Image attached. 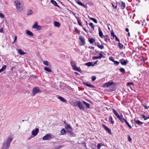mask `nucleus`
<instances>
[{
  "mask_svg": "<svg viewBox=\"0 0 149 149\" xmlns=\"http://www.w3.org/2000/svg\"><path fill=\"white\" fill-rule=\"evenodd\" d=\"M13 139V138L11 136L7 138L6 141L3 142L1 149H8L10 146V144Z\"/></svg>",
  "mask_w": 149,
  "mask_h": 149,
  "instance_id": "f257e3e1",
  "label": "nucleus"
},
{
  "mask_svg": "<svg viewBox=\"0 0 149 149\" xmlns=\"http://www.w3.org/2000/svg\"><path fill=\"white\" fill-rule=\"evenodd\" d=\"M15 3L17 10L19 12L21 11L23 9L22 5L18 1H15Z\"/></svg>",
  "mask_w": 149,
  "mask_h": 149,
  "instance_id": "f03ea898",
  "label": "nucleus"
},
{
  "mask_svg": "<svg viewBox=\"0 0 149 149\" xmlns=\"http://www.w3.org/2000/svg\"><path fill=\"white\" fill-rule=\"evenodd\" d=\"M71 65L73 69L76 71H78L79 72H81V70L79 68L77 67L76 65L74 62L73 61H71Z\"/></svg>",
  "mask_w": 149,
  "mask_h": 149,
  "instance_id": "7ed1b4c3",
  "label": "nucleus"
},
{
  "mask_svg": "<svg viewBox=\"0 0 149 149\" xmlns=\"http://www.w3.org/2000/svg\"><path fill=\"white\" fill-rule=\"evenodd\" d=\"M40 91V90L38 87H35L33 88V96H34L36 93Z\"/></svg>",
  "mask_w": 149,
  "mask_h": 149,
  "instance_id": "20e7f679",
  "label": "nucleus"
},
{
  "mask_svg": "<svg viewBox=\"0 0 149 149\" xmlns=\"http://www.w3.org/2000/svg\"><path fill=\"white\" fill-rule=\"evenodd\" d=\"M77 106L79 107L80 110H84V107L82 103L80 101L77 102Z\"/></svg>",
  "mask_w": 149,
  "mask_h": 149,
  "instance_id": "39448f33",
  "label": "nucleus"
},
{
  "mask_svg": "<svg viewBox=\"0 0 149 149\" xmlns=\"http://www.w3.org/2000/svg\"><path fill=\"white\" fill-rule=\"evenodd\" d=\"M52 139V135L50 134H47L43 137V140H49Z\"/></svg>",
  "mask_w": 149,
  "mask_h": 149,
  "instance_id": "423d86ee",
  "label": "nucleus"
},
{
  "mask_svg": "<svg viewBox=\"0 0 149 149\" xmlns=\"http://www.w3.org/2000/svg\"><path fill=\"white\" fill-rule=\"evenodd\" d=\"M33 28L37 29L38 30H39L41 29V26L38 25L37 22H36L35 24L33 26Z\"/></svg>",
  "mask_w": 149,
  "mask_h": 149,
  "instance_id": "0eeeda50",
  "label": "nucleus"
},
{
  "mask_svg": "<svg viewBox=\"0 0 149 149\" xmlns=\"http://www.w3.org/2000/svg\"><path fill=\"white\" fill-rule=\"evenodd\" d=\"M39 132V129L38 128H36L34 130H32V135H33V136H36L38 134Z\"/></svg>",
  "mask_w": 149,
  "mask_h": 149,
  "instance_id": "6e6552de",
  "label": "nucleus"
},
{
  "mask_svg": "<svg viewBox=\"0 0 149 149\" xmlns=\"http://www.w3.org/2000/svg\"><path fill=\"white\" fill-rule=\"evenodd\" d=\"M113 84V82H108L105 83L103 85V86L104 88L108 87L109 86L112 85Z\"/></svg>",
  "mask_w": 149,
  "mask_h": 149,
  "instance_id": "1a4fd4ad",
  "label": "nucleus"
},
{
  "mask_svg": "<svg viewBox=\"0 0 149 149\" xmlns=\"http://www.w3.org/2000/svg\"><path fill=\"white\" fill-rule=\"evenodd\" d=\"M76 2L78 4L80 5H81L83 7L85 8H87V6L86 5H85L84 4H83L82 2L80 1L79 0H76Z\"/></svg>",
  "mask_w": 149,
  "mask_h": 149,
  "instance_id": "9d476101",
  "label": "nucleus"
},
{
  "mask_svg": "<svg viewBox=\"0 0 149 149\" xmlns=\"http://www.w3.org/2000/svg\"><path fill=\"white\" fill-rule=\"evenodd\" d=\"M119 4L120 5L121 8L123 9H124L125 7V3L123 2L122 1H120L119 2Z\"/></svg>",
  "mask_w": 149,
  "mask_h": 149,
  "instance_id": "9b49d317",
  "label": "nucleus"
},
{
  "mask_svg": "<svg viewBox=\"0 0 149 149\" xmlns=\"http://www.w3.org/2000/svg\"><path fill=\"white\" fill-rule=\"evenodd\" d=\"M117 118L123 123L125 119L123 118V115L120 116L119 115L117 117Z\"/></svg>",
  "mask_w": 149,
  "mask_h": 149,
  "instance_id": "f8f14e48",
  "label": "nucleus"
},
{
  "mask_svg": "<svg viewBox=\"0 0 149 149\" xmlns=\"http://www.w3.org/2000/svg\"><path fill=\"white\" fill-rule=\"evenodd\" d=\"M98 30L99 31V36L101 38L104 37V36L102 32L100 29V28L99 27L98 28Z\"/></svg>",
  "mask_w": 149,
  "mask_h": 149,
  "instance_id": "ddd939ff",
  "label": "nucleus"
},
{
  "mask_svg": "<svg viewBox=\"0 0 149 149\" xmlns=\"http://www.w3.org/2000/svg\"><path fill=\"white\" fill-rule=\"evenodd\" d=\"M103 127L105 129V130H106L107 132H109L110 133H111V130L109 128H108L107 126L103 124L102 125Z\"/></svg>",
  "mask_w": 149,
  "mask_h": 149,
  "instance_id": "4468645a",
  "label": "nucleus"
},
{
  "mask_svg": "<svg viewBox=\"0 0 149 149\" xmlns=\"http://www.w3.org/2000/svg\"><path fill=\"white\" fill-rule=\"evenodd\" d=\"M51 2L55 6L60 8L59 6L57 5V3L54 0H51Z\"/></svg>",
  "mask_w": 149,
  "mask_h": 149,
  "instance_id": "2eb2a0df",
  "label": "nucleus"
},
{
  "mask_svg": "<svg viewBox=\"0 0 149 149\" xmlns=\"http://www.w3.org/2000/svg\"><path fill=\"white\" fill-rule=\"evenodd\" d=\"M17 52L20 55H22L25 54L26 52H24V51L20 49H17Z\"/></svg>",
  "mask_w": 149,
  "mask_h": 149,
  "instance_id": "dca6fc26",
  "label": "nucleus"
},
{
  "mask_svg": "<svg viewBox=\"0 0 149 149\" xmlns=\"http://www.w3.org/2000/svg\"><path fill=\"white\" fill-rule=\"evenodd\" d=\"M84 84L86 86L88 87H91V88H94L95 87L94 86H93L92 85L88 83H84Z\"/></svg>",
  "mask_w": 149,
  "mask_h": 149,
  "instance_id": "f3484780",
  "label": "nucleus"
},
{
  "mask_svg": "<svg viewBox=\"0 0 149 149\" xmlns=\"http://www.w3.org/2000/svg\"><path fill=\"white\" fill-rule=\"evenodd\" d=\"M75 17L76 18V19L77 20L78 23L79 25H80V26H81V20L79 19V18L78 17H77L76 16H75Z\"/></svg>",
  "mask_w": 149,
  "mask_h": 149,
  "instance_id": "a211bd4d",
  "label": "nucleus"
},
{
  "mask_svg": "<svg viewBox=\"0 0 149 149\" xmlns=\"http://www.w3.org/2000/svg\"><path fill=\"white\" fill-rule=\"evenodd\" d=\"M85 65L89 67H90L91 66H94V64H93L92 62H88L86 63Z\"/></svg>",
  "mask_w": 149,
  "mask_h": 149,
  "instance_id": "6ab92c4d",
  "label": "nucleus"
},
{
  "mask_svg": "<svg viewBox=\"0 0 149 149\" xmlns=\"http://www.w3.org/2000/svg\"><path fill=\"white\" fill-rule=\"evenodd\" d=\"M134 121L137 124H138L139 125H141L143 124V123L141 122L139 120H134Z\"/></svg>",
  "mask_w": 149,
  "mask_h": 149,
  "instance_id": "aec40b11",
  "label": "nucleus"
},
{
  "mask_svg": "<svg viewBox=\"0 0 149 149\" xmlns=\"http://www.w3.org/2000/svg\"><path fill=\"white\" fill-rule=\"evenodd\" d=\"M120 62L121 64L123 65H125L128 62V61H122V59L120 60Z\"/></svg>",
  "mask_w": 149,
  "mask_h": 149,
  "instance_id": "412c9836",
  "label": "nucleus"
},
{
  "mask_svg": "<svg viewBox=\"0 0 149 149\" xmlns=\"http://www.w3.org/2000/svg\"><path fill=\"white\" fill-rule=\"evenodd\" d=\"M58 99L60 100L61 101L63 102H64L65 103H66L67 101L65 100L61 96L58 97Z\"/></svg>",
  "mask_w": 149,
  "mask_h": 149,
  "instance_id": "4be33fe9",
  "label": "nucleus"
},
{
  "mask_svg": "<svg viewBox=\"0 0 149 149\" xmlns=\"http://www.w3.org/2000/svg\"><path fill=\"white\" fill-rule=\"evenodd\" d=\"M33 13V11L31 10H27V15H32Z\"/></svg>",
  "mask_w": 149,
  "mask_h": 149,
  "instance_id": "5701e85b",
  "label": "nucleus"
},
{
  "mask_svg": "<svg viewBox=\"0 0 149 149\" xmlns=\"http://www.w3.org/2000/svg\"><path fill=\"white\" fill-rule=\"evenodd\" d=\"M43 63L45 65L51 66L50 63H49L48 61H43Z\"/></svg>",
  "mask_w": 149,
  "mask_h": 149,
  "instance_id": "b1692460",
  "label": "nucleus"
},
{
  "mask_svg": "<svg viewBox=\"0 0 149 149\" xmlns=\"http://www.w3.org/2000/svg\"><path fill=\"white\" fill-rule=\"evenodd\" d=\"M109 120L110 122L113 125L114 123V121L113 120V118L111 116H110L109 118Z\"/></svg>",
  "mask_w": 149,
  "mask_h": 149,
  "instance_id": "393cba45",
  "label": "nucleus"
},
{
  "mask_svg": "<svg viewBox=\"0 0 149 149\" xmlns=\"http://www.w3.org/2000/svg\"><path fill=\"white\" fill-rule=\"evenodd\" d=\"M44 69L45 70L49 72H51L52 71V70L50 68L46 67H44Z\"/></svg>",
  "mask_w": 149,
  "mask_h": 149,
  "instance_id": "a878e982",
  "label": "nucleus"
},
{
  "mask_svg": "<svg viewBox=\"0 0 149 149\" xmlns=\"http://www.w3.org/2000/svg\"><path fill=\"white\" fill-rule=\"evenodd\" d=\"M54 24L55 26L57 27H60L61 25L58 22L56 21H55L54 22Z\"/></svg>",
  "mask_w": 149,
  "mask_h": 149,
  "instance_id": "bb28decb",
  "label": "nucleus"
},
{
  "mask_svg": "<svg viewBox=\"0 0 149 149\" xmlns=\"http://www.w3.org/2000/svg\"><path fill=\"white\" fill-rule=\"evenodd\" d=\"M26 33L29 36H33V33L27 30L26 31Z\"/></svg>",
  "mask_w": 149,
  "mask_h": 149,
  "instance_id": "cd10ccee",
  "label": "nucleus"
},
{
  "mask_svg": "<svg viewBox=\"0 0 149 149\" xmlns=\"http://www.w3.org/2000/svg\"><path fill=\"white\" fill-rule=\"evenodd\" d=\"M79 39L81 42L83 44H85V39L83 37H79Z\"/></svg>",
  "mask_w": 149,
  "mask_h": 149,
  "instance_id": "c85d7f7f",
  "label": "nucleus"
},
{
  "mask_svg": "<svg viewBox=\"0 0 149 149\" xmlns=\"http://www.w3.org/2000/svg\"><path fill=\"white\" fill-rule=\"evenodd\" d=\"M6 68V65H4L3 67L0 69V73L5 70Z\"/></svg>",
  "mask_w": 149,
  "mask_h": 149,
  "instance_id": "c756f323",
  "label": "nucleus"
},
{
  "mask_svg": "<svg viewBox=\"0 0 149 149\" xmlns=\"http://www.w3.org/2000/svg\"><path fill=\"white\" fill-rule=\"evenodd\" d=\"M83 103L86 106L87 108H90V104H89V103H87L86 102H85L84 101H83Z\"/></svg>",
  "mask_w": 149,
  "mask_h": 149,
  "instance_id": "7c9ffc66",
  "label": "nucleus"
},
{
  "mask_svg": "<svg viewBox=\"0 0 149 149\" xmlns=\"http://www.w3.org/2000/svg\"><path fill=\"white\" fill-rule=\"evenodd\" d=\"M89 42L90 44H93L95 41V40L93 38H91L89 40Z\"/></svg>",
  "mask_w": 149,
  "mask_h": 149,
  "instance_id": "2f4dec72",
  "label": "nucleus"
},
{
  "mask_svg": "<svg viewBox=\"0 0 149 149\" xmlns=\"http://www.w3.org/2000/svg\"><path fill=\"white\" fill-rule=\"evenodd\" d=\"M104 40L107 42L110 41V39L108 38L107 36H104Z\"/></svg>",
  "mask_w": 149,
  "mask_h": 149,
  "instance_id": "473e14b6",
  "label": "nucleus"
},
{
  "mask_svg": "<svg viewBox=\"0 0 149 149\" xmlns=\"http://www.w3.org/2000/svg\"><path fill=\"white\" fill-rule=\"evenodd\" d=\"M88 17L91 20H92L95 23H97V20L91 17H89V16Z\"/></svg>",
  "mask_w": 149,
  "mask_h": 149,
  "instance_id": "72a5a7b5",
  "label": "nucleus"
},
{
  "mask_svg": "<svg viewBox=\"0 0 149 149\" xmlns=\"http://www.w3.org/2000/svg\"><path fill=\"white\" fill-rule=\"evenodd\" d=\"M124 122H125V123H126V125H127V126L130 128H132L131 126L129 124V123L127 122V120L125 119V120L124 121Z\"/></svg>",
  "mask_w": 149,
  "mask_h": 149,
  "instance_id": "f704fd0d",
  "label": "nucleus"
},
{
  "mask_svg": "<svg viewBox=\"0 0 149 149\" xmlns=\"http://www.w3.org/2000/svg\"><path fill=\"white\" fill-rule=\"evenodd\" d=\"M103 144L102 143H98L97 146V149H100V148L102 146H103Z\"/></svg>",
  "mask_w": 149,
  "mask_h": 149,
  "instance_id": "c9c22d12",
  "label": "nucleus"
},
{
  "mask_svg": "<svg viewBox=\"0 0 149 149\" xmlns=\"http://www.w3.org/2000/svg\"><path fill=\"white\" fill-rule=\"evenodd\" d=\"M61 134L62 135H64L65 134L66 132L65 130L63 129H62L61 131Z\"/></svg>",
  "mask_w": 149,
  "mask_h": 149,
  "instance_id": "e433bc0d",
  "label": "nucleus"
},
{
  "mask_svg": "<svg viewBox=\"0 0 149 149\" xmlns=\"http://www.w3.org/2000/svg\"><path fill=\"white\" fill-rule=\"evenodd\" d=\"M113 112L114 113L115 115L117 116V117L118 116L119 114L114 109H113Z\"/></svg>",
  "mask_w": 149,
  "mask_h": 149,
  "instance_id": "4c0bfd02",
  "label": "nucleus"
},
{
  "mask_svg": "<svg viewBox=\"0 0 149 149\" xmlns=\"http://www.w3.org/2000/svg\"><path fill=\"white\" fill-rule=\"evenodd\" d=\"M65 129H69L70 130H72V129L70 125L68 124L67 126L65 127Z\"/></svg>",
  "mask_w": 149,
  "mask_h": 149,
  "instance_id": "58836bf2",
  "label": "nucleus"
},
{
  "mask_svg": "<svg viewBox=\"0 0 149 149\" xmlns=\"http://www.w3.org/2000/svg\"><path fill=\"white\" fill-rule=\"evenodd\" d=\"M142 116L144 120H146L149 118V116L148 117H146V116L144 115H142Z\"/></svg>",
  "mask_w": 149,
  "mask_h": 149,
  "instance_id": "ea45409f",
  "label": "nucleus"
},
{
  "mask_svg": "<svg viewBox=\"0 0 149 149\" xmlns=\"http://www.w3.org/2000/svg\"><path fill=\"white\" fill-rule=\"evenodd\" d=\"M111 34L112 36L113 37V38H112V39H114V37L116 36V35H115L113 31H111Z\"/></svg>",
  "mask_w": 149,
  "mask_h": 149,
  "instance_id": "a19ab883",
  "label": "nucleus"
},
{
  "mask_svg": "<svg viewBox=\"0 0 149 149\" xmlns=\"http://www.w3.org/2000/svg\"><path fill=\"white\" fill-rule=\"evenodd\" d=\"M97 47L101 49H103L104 48V46L102 45H97Z\"/></svg>",
  "mask_w": 149,
  "mask_h": 149,
  "instance_id": "79ce46f5",
  "label": "nucleus"
},
{
  "mask_svg": "<svg viewBox=\"0 0 149 149\" xmlns=\"http://www.w3.org/2000/svg\"><path fill=\"white\" fill-rule=\"evenodd\" d=\"M119 70L122 72L123 73H124L125 72V69L123 68H121L119 69Z\"/></svg>",
  "mask_w": 149,
  "mask_h": 149,
  "instance_id": "37998d69",
  "label": "nucleus"
},
{
  "mask_svg": "<svg viewBox=\"0 0 149 149\" xmlns=\"http://www.w3.org/2000/svg\"><path fill=\"white\" fill-rule=\"evenodd\" d=\"M63 146L61 145H59L58 146H56L55 148V149H59L62 147Z\"/></svg>",
  "mask_w": 149,
  "mask_h": 149,
  "instance_id": "c03bdc74",
  "label": "nucleus"
},
{
  "mask_svg": "<svg viewBox=\"0 0 149 149\" xmlns=\"http://www.w3.org/2000/svg\"><path fill=\"white\" fill-rule=\"evenodd\" d=\"M89 25L91 27V28L93 29H94V26L93 25V24L92 23H90L89 24Z\"/></svg>",
  "mask_w": 149,
  "mask_h": 149,
  "instance_id": "a18cd8bd",
  "label": "nucleus"
},
{
  "mask_svg": "<svg viewBox=\"0 0 149 149\" xmlns=\"http://www.w3.org/2000/svg\"><path fill=\"white\" fill-rule=\"evenodd\" d=\"M118 46L119 47V48L120 49H121L123 47V45L121 43H119L118 44Z\"/></svg>",
  "mask_w": 149,
  "mask_h": 149,
  "instance_id": "49530a36",
  "label": "nucleus"
},
{
  "mask_svg": "<svg viewBox=\"0 0 149 149\" xmlns=\"http://www.w3.org/2000/svg\"><path fill=\"white\" fill-rule=\"evenodd\" d=\"M92 58L93 60H95L97 59H100L99 56H93Z\"/></svg>",
  "mask_w": 149,
  "mask_h": 149,
  "instance_id": "de8ad7c7",
  "label": "nucleus"
},
{
  "mask_svg": "<svg viewBox=\"0 0 149 149\" xmlns=\"http://www.w3.org/2000/svg\"><path fill=\"white\" fill-rule=\"evenodd\" d=\"M96 79V77L95 76H93L92 77V81H94Z\"/></svg>",
  "mask_w": 149,
  "mask_h": 149,
  "instance_id": "09e8293b",
  "label": "nucleus"
},
{
  "mask_svg": "<svg viewBox=\"0 0 149 149\" xmlns=\"http://www.w3.org/2000/svg\"><path fill=\"white\" fill-rule=\"evenodd\" d=\"M109 59L110 60L113 61V62H114V60L113 59V57H110L109 58Z\"/></svg>",
  "mask_w": 149,
  "mask_h": 149,
  "instance_id": "8fccbe9b",
  "label": "nucleus"
},
{
  "mask_svg": "<svg viewBox=\"0 0 149 149\" xmlns=\"http://www.w3.org/2000/svg\"><path fill=\"white\" fill-rule=\"evenodd\" d=\"M66 130L67 131V132H69V133L71 132V134L72 133V130H70L69 129H66Z\"/></svg>",
  "mask_w": 149,
  "mask_h": 149,
  "instance_id": "3c124183",
  "label": "nucleus"
},
{
  "mask_svg": "<svg viewBox=\"0 0 149 149\" xmlns=\"http://www.w3.org/2000/svg\"><path fill=\"white\" fill-rule=\"evenodd\" d=\"M99 54L100 55V56H99L100 59L102 57H103V58L104 57V56H103V55L102 54L100 53H99Z\"/></svg>",
  "mask_w": 149,
  "mask_h": 149,
  "instance_id": "603ef678",
  "label": "nucleus"
},
{
  "mask_svg": "<svg viewBox=\"0 0 149 149\" xmlns=\"http://www.w3.org/2000/svg\"><path fill=\"white\" fill-rule=\"evenodd\" d=\"M17 39V36H15L14 37V40L13 42V43H14L15 41Z\"/></svg>",
  "mask_w": 149,
  "mask_h": 149,
  "instance_id": "864d4df0",
  "label": "nucleus"
},
{
  "mask_svg": "<svg viewBox=\"0 0 149 149\" xmlns=\"http://www.w3.org/2000/svg\"><path fill=\"white\" fill-rule=\"evenodd\" d=\"M113 62L115 64H116L117 65H118L120 63L119 62H118V61H114V62Z\"/></svg>",
  "mask_w": 149,
  "mask_h": 149,
  "instance_id": "5fc2aeb1",
  "label": "nucleus"
},
{
  "mask_svg": "<svg viewBox=\"0 0 149 149\" xmlns=\"http://www.w3.org/2000/svg\"><path fill=\"white\" fill-rule=\"evenodd\" d=\"M0 17L2 18L4 17V15L2 13H0Z\"/></svg>",
  "mask_w": 149,
  "mask_h": 149,
  "instance_id": "6e6d98bb",
  "label": "nucleus"
},
{
  "mask_svg": "<svg viewBox=\"0 0 149 149\" xmlns=\"http://www.w3.org/2000/svg\"><path fill=\"white\" fill-rule=\"evenodd\" d=\"M131 84H133V83L132 82H128L127 84V86H130Z\"/></svg>",
  "mask_w": 149,
  "mask_h": 149,
  "instance_id": "4d7b16f0",
  "label": "nucleus"
},
{
  "mask_svg": "<svg viewBox=\"0 0 149 149\" xmlns=\"http://www.w3.org/2000/svg\"><path fill=\"white\" fill-rule=\"evenodd\" d=\"M143 106L146 109H148V108H149V106H148L146 104H145L144 105H143Z\"/></svg>",
  "mask_w": 149,
  "mask_h": 149,
  "instance_id": "13d9d810",
  "label": "nucleus"
},
{
  "mask_svg": "<svg viewBox=\"0 0 149 149\" xmlns=\"http://www.w3.org/2000/svg\"><path fill=\"white\" fill-rule=\"evenodd\" d=\"M128 141L130 142L132 140V139L130 136H129L128 138Z\"/></svg>",
  "mask_w": 149,
  "mask_h": 149,
  "instance_id": "bf43d9fd",
  "label": "nucleus"
},
{
  "mask_svg": "<svg viewBox=\"0 0 149 149\" xmlns=\"http://www.w3.org/2000/svg\"><path fill=\"white\" fill-rule=\"evenodd\" d=\"M115 37V39H116V40L117 41H118V42H120L119 40V39L116 36Z\"/></svg>",
  "mask_w": 149,
  "mask_h": 149,
  "instance_id": "052dcab7",
  "label": "nucleus"
},
{
  "mask_svg": "<svg viewBox=\"0 0 149 149\" xmlns=\"http://www.w3.org/2000/svg\"><path fill=\"white\" fill-rule=\"evenodd\" d=\"M3 28H1L0 29V32L3 33Z\"/></svg>",
  "mask_w": 149,
  "mask_h": 149,
  "instance_id": "680f3d73",
  "label": "nucleus"
},
{
  "mask_svg": "<svg viewBox=\"0 0 149 149\" xmlns=\"http://www.w3.org/2000/svg\"><path fill=\"white\" fill-rule=\"evenodd\" d=\"M75 31L77 33H79V32L78 31V29H77L76 28L75 29Z\"/></svg>",
  "mask_w": 149,
  "mask_h": 149,
  "instance_id": "e2e57ef3",
  "label": "nucleus"
},
{
  "mask_svg": "<svg viewBox=\"0 0 149 149\" xmlns=\"http://www.w3.org/2000/svg\"><path fill=\"white\" fill-rule=\"evenodd\" d=\"M125 31L128 32L129 31V29L128 28H126L125 29Z\"/></svg>",
  "mask_w": 149,
  "mask_h": 149,
  "instance_id": "0e129e2a",
  "label": "nucleus"
},
{
  "mask_svg": "<svg viewBox=\"0 0 149 149\" xmlns=\"http://www.w3.org/2000/svg\"><path fill=\"white\" fill-rule=\"evenodd\" d=\"M83 29L86 32H87V30L85 28H83Z\"/></svg>",
  "mask_w": 149,
  "mask_h": 149,
  "instance_id": "69168bd1",
  "label": "nucleus"
},
{
  "mask_svg": "<svg viewBox=\"0 0 149 149\" xmlns=\"http://www.w3.org/2000/svg\"><path fill=\"white\" fill-rule=\"evenodd\" d=\"M128 36H129L130 37V33L129 32L128 33Z\"/></svg>",
  "mask_w": 149,
  "mask_h": 149,
  "instance_id": "338daca9",
  "label": "nucleus"
},
{
  "mask_svg": "<svg viewBox=\"0 0 149 149\" xmlns=\"http://www.w3.org/2000/svg\"><path fill=\"white\" fill-rule=\"evenodd\" d=\"M97 61H97L95 62H94V64L95 65V64H96L97 63Z\"/></svg>",
  "mask_w": 149,
  "mask_h": 149,
  "instance_id": "774afa93",
  "label": "nucleus"
}]
</instances>
